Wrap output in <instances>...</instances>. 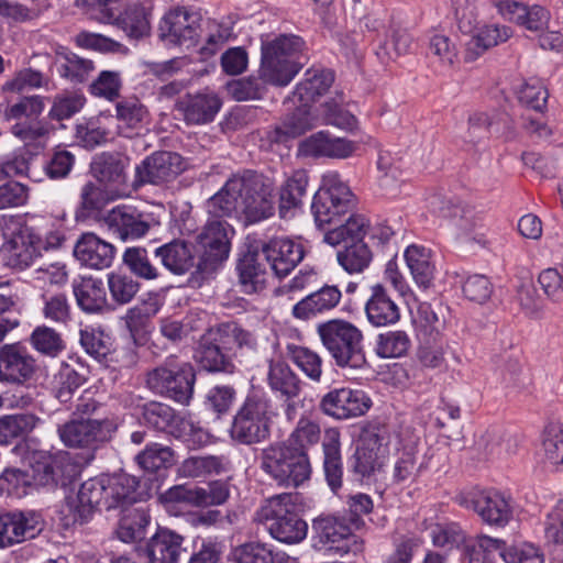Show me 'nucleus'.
<instances>
[{
	"label": "nucleus",
	"instance_id": "nucleus-41",
	"mask_svg": "<svg viewBox=\"0 0 563 563\" xmlns=\"http://www.w3.org/2000/svg\"><path fill=\"white\" fill-rule=\"evenodd\" d=\"M428 206L434 214L452 220L454 225L465 234L471 233L477 225L471 209L454 205L444 197L439 195L431 196L428 199Z\"/></svg>",
	"mask_w": 563,
	"mask_h": 563
},
{
	"label": "nucleus",
	"instance_id": "nucleus-35",
	"mask_svg": "<svg viewBox=\"0 0 563 563\" xmlns=\"http://www.w3.org/2000/svg\"><path fill=\"white\" fill-rule=\"evenodd\" d=\"M322 450L325 481L331 490L336 493L342 487L343 477L340 432L338 429L325 430Z\"/></svg>",
	"mask_w": 563,
	"mask_h": 563
},
{
	"label": "nucleus",
	"instance_id": "nucleus-59",
	"mask_svg": "<svg viewBox=\"0 0 563 563\" xmlns=\"http://www.w3.org/2000/svg\"><path fill=\"white\" fill-rule=\"evenodd\" d=\"M80 344L84 350L99 362L107 358L110 353V336L102 330L93 327L80 329Z\"/></svg>",
	"mask_w": 563,
	"mask_h": 563
},
{
	"label": "nucleus",
	"instance_id": "nucleus-24",
	"mask_svg": "<svg viewBox=\"0 0 563 563\" xmlns=\"http://www.w3.org/2000/svg\"><path fill=\"white\" fill-rule=\"evenodd\" d=\"M232 350V346L222 343V335L218 329L217 332L201 338L196 360L207 372L232 374L235 372L234 357L230 353Z\"/></svg>",
	"mask_w": 563,
	"mask_h": 563
},
{
	"label": "nucleus",
	"instance_id": "nucleus-46",
	"mask_svg": "<svg viewBox=\"0 0 563 563\" xmlns=\"http://www.w3.org/2000/svg\"><path fill=\"white\" fill-rule=\"evenodd\" d=\"M56 66L60 77L73 84L87 81L90 74L95 70V64L91 59L80 57L71 52H58L56 55Z\"/></svg>",
	"mask_w": 563,
	"mask_h": 563
},
{
	"label": "nucleus",
	"instance_id": "nucleus-1",
	"mask_svg": "<svg viewBox=\"0 0 563 563\" xmlns=\"http://www.w3.org/2000/svg\"><path fill=\"white\" fill-rule=\"evenodd\" d=\"M137 481L135 477L121 475H101L85 481L75 498L67 501L66 511L74 525H85L96 510H111L137 501Z\"/></svg>",
	"mask_w": 563,
	"mask_h": 563
},
{
	"label": "nucleus",
	"instance_id": "nucleus-36",
	"mask_svg": "<svg viewBox=\"0 0 563 563\" xmlns=\"http://www.w3.org/2000/svg\"><path fill=\"white\" fill-rule=\"evenodd\" d=\"M152 11L151 0L131 2L117 18V24L129 37L141 38L150 32Z\"/></svg>",
	"mask_w": 563,
	"mask_h": 563
},
{
	"label": "nucleus",
	"instance_id": "nucleus-28",
	"mask_svg": "<svg viewBox=\"0 0 563 563\" xmlns=\"http://www.w3.org/2000/svg\"><path fill=\"white\" fill-rule=\"evenodd\" d=\"M356 150V144L342 137H332L329 132L320 131L305 139L299 151L305 156L347 158Z\"/></svg>",
	"mask_w": 563,
	"mask_h": 563
},
{
	"label": "nucleus",
	"instance_id": "nucleus-16",
	"mask_svg": "<svg viewBox=\"0 0 563 563\" xmlns=\"http://www.w3.org/2000/svg\"><path fill=\"white\" fill-rule=\"evenodd\" d=\"M266 380L273 394L282 402L286 419L294 420L301 393L300 378L287 363L271 361Z\"/></svg>",
	"mask_w": 563,
	"mask_h": 563
},
{
	"label": "nucleus",
	"instance_id": "nucleus-45",
	"mask_svg": "<svg viewBox=\"0 0 563 563\" xmlns=\"http://www.w3.org/2000/svg\"><path fill=\"white\" fill-rule=\"evenodd\" d=\"M407 266L418 286L428 288L433 279L434 267L431 252L422 245H409L405 251Z\"/></svg>",
	"mask_w": 563,
	"mask_h": 563
},
{
	"label": "nucleus",
	"instance_id": "nucleus-3",
	"mask_svg": "<svg viewBox=\"0 0 563 563\" xmlns=\"http://www.w3.org/2000/svg\"><path fill=\"white\" fill-rule=\"evenodd\" d=\"M301 501L298 493H282L266 499L256 510L254 519L264 523L269 534L279 542L295 544L301 542L308 531L297 507Z\"/></svg>",
	"mask_w": 563,
	"mask_h": 563
},
{
	"label": "nucleus",
	"instance_id": "nucleus-22",
	"mask_svg": "<svg viewBox=\"0 0 563 563\" xmlns=\"http://www.w3.org/2000/svg\"><path fill=\"white\" fill-rule=\"evenodd\" d=\"M101 224L114 238L125 242L143 238L151 224L144 214L131 206H117L101 218Z\"/></svg>",
	"mask_w": 563,
	"mask_h": 563
},
{
	"label": "nucleus",
	"instance_id": "nucleus-51",
	"mask_svg": "<svg viewBox=\"0 0 563 563\" xmlns=\"http://www.w3.org/2000/svg\"><path fill=\"white\" fill-rule=\"evenodd\" d=\"M38 419L31 413L5 416L0 419V444L24 439L35 428Z\"/></svg>",
	"mask_w": 563,
	"mask_h": 563
},
{
	"label": "nucleus",
	"instance_id": "nucleus-58",
	"mask_svg": "<svg viewBox=\"0 0 563 563\" xmlns=\"http://www.w3.org/2000/svg\"><path fill=\"white\" fill-rule=\"evenodd\" d=\"M75 164V155L62 147H56L41 165L43 173L53 180L66 178Z\"/></svg>",
	"mask_w": 563,
	"mask_h": 563
},
{
	"label": "nucleus",
	"instance_id": "nucleus-25",
	"mask_svg": "<svg viewBox=\"0 0 563 563\" xmlns=\"http://www.w3.org/2000/svg\"><path fill=\"white\" fill-rule=\"evenodd\" d=\"M184 542V536L159 527L146 542L145 553L150 563H178L187 552Z\"/></svg>",
	"mask_w": 563,
	"mask_h": 563
},
{
	"label": "nucleus",
	"instance_id": "nucleus-9",
	"mask_svg": "<svg viewBox=\"0 0 563 563\" xmlns=\"http://www.w3.org/2000/svg\"><path fill=\"white\" fill-rule=\"evenodd\" d=\"M356 199L347 184L336 172L323 175L322 184L313 196L311 212L316 224L322 228L328 224L341 223V218L352 213Z\"/></svg>",
	"mask_w": 563,
	"mask_h": 563
},
{
	"label": "nucleus",
	"instance_id": "nucleus-29",
	"mask_svg": "<svg viewBox=\"0 0 563 563\" xmlns=\"http://www.w3.org/2000/svg\"><path fill=\"white\" fill-rule=\"evenodd\" d=\"M367 321L374 327L395 324L400 319V309L391 299L387 289L377 284L371 288V296L365 303Z\"/></svg>",
	"mask_w": 563,
	"mask_h": 563
},
{
	"label": "nucleus",
	"instance_id": "nucleus-49",
	"mask_svg": "<svg viewBox=\"0 0 563 563\" xmlns=\"http://www.w3.org/2000/svg\"><path fill=\"white\" fill-rule=\"evenodd\" d=\"M41 314L56 325L67 327L71 319V306L64 292H44L41 295Z\"/></svg>",
	"mask_w": 563,
	"mask_h": 563
},
{
	"label": "nucleus",
	"instance_id": "nucleus-34",
	"mask_svg": "<svg viewBox=\"0 0 563 563\" xmlns=\"http://www.w3.org/2000/svg\"><path fill=\"white\" fill-rule=\"evenodd\" d=\"M221 100L214 93L188 95L178 103L188 124H206L213 121L221 108Z\"/></svg>",
	"mask_w": 563,
	"mask_h": 563
},
{
	"label": "nucleus",
	"instance_id": "nucleus-21",
	"mask_svg": "<svg viewBox=\"0 0 563 563\" xmlns=\"http://www.w3.org/2000/svg\"><path fill=\"white\" fill-rule=\"evenodd\" d=\"M228 228L225 222L213 220L209 221L197 235V245L201 253L197 266L200 271L213 268L228 257L230 251Z\"/></svg>",
	"mask_w": 563,
	"mask_h": 563
},
{
	"label": "nucleus",
	"instance_id": "nucleus-50",
	"mask_svg": "<svg viewBox=\"0 0 563 563\" xmlns=\"http://www.w3.org/2000/svg\"><path fill=\"white\" fill-rule=\"evenodd\" d=\"M30 344L40 354L55 358L66 350L62 334L54 328L37 325L30 335Z\"/></svg>",
	"mask_w": 563,
	"mask_h": 563
},
{
	"label": "nucleus",
	"instance_id": "nucleus-61",
	"mask_svg": "<svg viewBox=\"0 0 563 563\" xmlns=\"http://www.w3.org/2000/svg\"><path fill=\"white\" fill-rule=\"evenodd\" d=\"M231 563H275L271 549L260 542H246L232 549Z\"/></svg>",
	"mask_w": 563,
	"mask_h": 563
},
{
	"label": "nucleus",
	"instance_id": "nucleus-10",
	"mask_svg": "<svg viewBox=\"0 0 563 563\" xmlns=\"http://www.w3.org/2000/svg\"><path fill=\"white\" fill-rule=\"evenodd\" d=\"M142 417L146 426L169 433L181 441L189 450H198L210 440L209 433L205 429L191 419L177 413L167 404L159 401L144 404Z\"/></svg>",
	"mask_w": 563,
	"mask_h": 563
},
{
	"label": "nucleus",
	"instance_id": "nucleus-62",
	"mask_svg": "<svg viewBox=\"0 0 563 563\" xmlns=\"http://www.w3.org/2000/svg\"><path fill=\"white\" fill-rule=\"evenodd\" d=\"M49 125L46 122L34 119H22L11 126L12 134L25 145L41 143L49 134Z\"/></svg>",
	"mask_w": 563,
	"mask_h": 563
},
{
	"label": "nucleus",
	"instance_id": "nucleus-2",
	"mask_svg": "<svg viewBox=\"0 0 563 563\" xmlns=\"http://www.w3.org/2000/svg\"><path fill=\"white\" fill-rule=\"evenodd\" d=\"M317 334L340 368L362 369L367 365L363 331L345 319H330L317 325Z\"/></svg>",
	"mask_w": 563,
	"mask_h": 563
},
{
	"label": "nucleus",
	"instance_id": "nucleus-19",
	"mask_svg": "<svg viewBox=\"0 0 563 563\" xmlns=\"http://www.w3.org/2000/svg\"><path fill=\"white\" fill-rule=\"evenodd\" d=\"M42 516L33 510L0 514V548L35 538L43 530Z\"/></svg>",
	"mask_w": 563,
	"mask_h": 563
},
{
	"label": "nucleus",
	"instance_id": "nucleus-12",
	"mask_svg": "<svg viewBox=\"0 0 563 563\" xmlns=\"http://www.w3.org/2000/svg\"><path fill=\"white\" fill-rule=\"evenodd\" d=\"M455 503L471 509L488 526L506 527L514 517L511 498L495 489L472 488L459 493Z\"/></svg>",
	"mask_w": 563,
	"mask_h": 563
},
{
	"label": "nucleus",
	"instance_id": "nucleus-18",
	"mask_svg": "<svg viewBox=\"0 0 563 563\" xmlns=\"http://www.w3.org/2000/svg\"><path fill=\"white\" fill-rule=\"evenodd\" d=\"M371 406L372 401L363 390L349 387L330 390L319 404L324 415L339 420L363 416Z\"/></svg>",
	"mask_w": 563,
	"mask_h": 563
},
{
	"label": "nucleus",
	"instance_id": "nucleus-53",
	"mask_svg": "<svg viewBox=\"0 0 563 563\" xmlns=\"http://www.w3.org/2000/svg\"><path fill=\"white\" fill-rule=\"evenodd\" d=\"M147 117V109L136 98H126L115 104L119 129L140 130L146 123Z\"/></svg>",
	"mask_w": 563,
	"mask_h": 563
},
{
	"label": "nucleus",
	"instance_id": "nucleus-64",
	"mask_svg": "<svg viewBox=\"0 0 563 563\" xmlns=\"http://www.w3.org/2000/svg\"><path fill=\"white\" fill-rule=\"evenodd\" d=\"M31 485L56 486L59 476V463L49 455H40L31 464Z\"/></svg>",
	"mask_w": 563,
	"mask_h": 563
},
{
	"label": "nucleus",
	"instance_id": "nucleus-57",
	"mask_svg": "<svg viewBox=\"0 0 563 563\" xmlns=\"http://www.w3.org/2000/svg\"><path fill=\"white\" fill-rule=\"evenodd\" d=\"M123 263L140 278L152 280L159 276L158 268L152 264L143 247H128L123 254Z\"/></svg>",
	"mask_w": 563,
	"mask_h": 563
},
{
	"label": "nucleus",
	"instance_id": "nucleus-14",
	"mask_svg": "<svg viewBox=\"0 0 563 563\" xmlns=\"http://www.w3.org/2000/svg\"><path fill=\"white\" fill-rule=\"evenodd\" d=\"M242 181L240 212L245 221L257 223L271 218L275 212L272 180L256 172L243 170Z\"/></svg>",
	"mask_w": 563,
	"mask_h": 563
},
{
	"label": "nucleus",
	"instance_id": "nucleus-5",
	"mask_svg": "<svg viewBox=\"0 0 563 563\" xmlns=\"http://www.w3.org/2000/svg\"><path fill=\"white\" fill-rule=\"evenodd\" d=\"M260 467L277 486L294 489L308 482L312 472L308 453L297 452L282 442L262 450Z\"/></svg>",
	"mask_w": 563,
	"mask_h": 563
},
{
	"label": "nucleus",
	"instance_id": "nucleus-63",
	"mask_svg": "<svg viewBox=\"0 0 563 563\" xmlns=\"http://www.w3.org/2000/svg\"><path fill=\"white\" fill-rule=\"evenodd\" d=\"M85 383V378L74 368L65 366L54 378L53 393L62 402L71 400L76 390Z\"/></svg>",
	"mask_w": 563,
	"mask_h": 563
},
{
	"label": "nucleus",
	"instance_id": "nucleus-48",
	"mask_svg": "<svg viewBox=\"0 0 563 563\" xmlns=\"http://www.w3.org/2000/svg\"><path fill=\"white\" fill-rule=\"evenodd\" d=\"M222 335V343L232 346L233 357L243 356V353H255L257 351V339L253 332L241 328L238 323H222L219 328Z\"/></svg>",
	"mask_w": 563,
	"mask_h": 563
},
{
	"label": "nucleus",
	"instance_id": "nucleus-52",
	"mask_svg": "<svg viewBox=\"0 0 563 563\" xmlns=\"http://www.w3.org/2000/svg\"><path fill=\"white\" fill-rule=\"evenodd\" d=\"M504 540L488 536H479L467 543L464 549L466 563H493L495 554L501 558Z\"/></svg>",
	"mask_w": 563,
	"mask_h": 563
},
{
	"label": "nucleus",
	"instance_id": "nucleus-43",
	"mask_svg": "<svg viewBox=\"0 0 563 563\" xmlns=\"http://www.w3.org/2000/svg\"><path fill=\"white\" fill-rule=\"evenodd\" d=\"M117 529L118 538L123 542H136L145 538L151 522L147 510L143 507L124 508Z\"/></svg>",
	"mask_w": 563,
	"mask_h": 563
},
{
	"label": "nucleus",
	"instance_id": "nucleus-11",
	"mask_svg": "<svg viewBox=\"0 0 563 563\" xmlns=\"http://www.w3.org/2000/svg\"><path fill=\"white\" fill-rule=\"evenodd\" d=\"M117 430L114 418H74L58 426L57 433L66 446L93 453L109 443Z\"/></svg>",
	"mask_w": 563,
	"mask_h": 563
},
{
	"label": "nucleus",
	"instance_id": "nucleus-17",
	"mask_svg": "<svg viewBox=\"0 0 563 563\" xmlns=\"http://www.w3.org/2000/svg\"><path fill=\"white\" fill-rule=\"evenodd\" d=\"M200 16L185 8L167 12L159 23V37L167 44L190 47L200 36Z\"/></svg>",
	"mask_w": 563,
	"mask_h": 563
},
{
	"label": "nucleus",
	"instance_id": "nucleus-23",
	"mask_svg": "<svg viewBox=\"0 0 563 563\" xmlns=\"http://www.w3.org/2000/svg\"><path fill=\"white\" fill-rule=\"evenodd\" d=\"M260 250L267 265L278 277L288 275L306 254L300 242L283 236L263 242Z\"/></svg>",
	"mask_w": 563,
	"mask_h": 563
},
{
	"label": "nucleus",
	"instance_id": "nucleus-26",
	"mask_svg": "<svg viewBox=\"0 0 563 563\" xmlns=\"http://www.w3.org/2000/svg\"><path fill=\"white\" fill-rule=\"evenodd\" d=\"M258 249L249 250L236 263L239 285L245 294H255L265 288L269 273L267 263Z\"/></svg>",
	"mask_w": 563,
	"mask_h": 563
},
{
	"label": "nucleus",
	"instance_id": "nucleus-42",
	"mask_svg": "<svg viewBox=\"0 0 563 563\" xmlns=\"http://www.w3.org/2000/svg\"><path fill=\"white\" fill-rule=\"evenodd\" d=\"M313 126V119L309 113L308 107L300 103L280 124L268 132V139L271 142L282 143L288 139L302 135Z\"/></svg>",
	"mask_w": 563,
	"mask_h": 563
},
{
	"label": "nucleus",
	"instance_id": "nucleus-7",
	"mask_svg": "<svg viewBox=\"0 0 563 563\" xmlns=\"http://www.w3.org/2000/svg\"><path fill=\"white\" fill-rule=\"evenodd\" d=\"M367 221L361 214H350L338 227L328 230L323 241L332 246L343 244L336 254L339 264L350 274L363 272L372 261V252L363 242Z\"/></svg>",
	"mask_w": 563,
	"mask_h": 563
},
{
	"label": "nucleus",
	"instance_id": "nucleus-56",
	"mask_svg": "<svg viewBox=\"0 0 563 563\" xmlns=\"http://www.w3.org/2000/svg\"><path fill=\"white\" fill-rule=\"evenodd\" d=\"M114 198V194L109 196L106 189L89 181L80 191L79 214L85 218H98L107 203Z\"/></svg>",
	"mask_w": 563,
	"mask_h": 563
},
{
	"label": "nucleus",
	"instance_id": "nucleus-6",
	"mask_svg": "<svg viewBox=\"0 0 563 563\" xmlns=\"http://www.w3.org/2000/svg\"><path fill=\"white\" fill-rule=\"evenodd\" d=\"M277 415L278 408L264 391L252 390L234 417L231 437L243 444L258 443L268 438Z\"/></svg>",
	"mask_w": 563,
	"mask_h": 563
},
{
	"label": "nucleus",
	"instance_id": "nucleus-33",
	"mask_svg": "<svg viewBox=\"0 0 563 563\" xmlns=\"http://www.w3.org/2000/svg\"><path fill=\"white\" fill-rule=\"evenodd\" d=\"M154 254L163 266L175 275H184L195 266L191 245L185 240L175 239L155 249Z\"/></svg>",
	"mask_w": 563,
	"mask_h": 563
},
{
	"label": "nucleus",
	"instance_id": "nucleus-31",
	"mask_svg": "<svg viewBox=\"0 0 563 563\" xmlns=\"http://www.w3.org/2000/svg\"><path fill=\"white\" fill-rule=\"evenodd\" d=\"M313 528L318 532L320 541L331 544V549L342 554L351 551V543L355 541V536L343 519L334 516L320 517L314 520Z\"/></svg>",
	"mask_w": 563,
	"mask_h": 563
},
{
	"label": "nucleus",
	"instance_id": "nucleus-32",
	"mask_svg": "<svg viewBox=\"0 0 563 563\" xmlns=\"http://www.w3.org/2000/svg\"><path fill=\"white\" fill-rule=\"evenodd\" d=\"M309 177L306 170H295L280 185L278 190V210L283 219L290 218L302 206L306 196Z\"/></svg>",
	"mask_w": 563,
	"mask_h": 563
},
{
	"label": "nucleus",
	"instance_id": "nucleus-30",
	"mask_svg": "<svg viewBox=\"0 0 563 563\" xmlns=\"http://www.w3.org/2000/svg\"><path fill=\"white\" fill-rule=\"evenodd\" d=\"M242 188V172H239L232 175L223 187L208 200V212L214 218L231 217L240 212Z\"/></svg>",
	"mask_w": 563,
	"mask_h": 563
},
{
	"label": "nucleus",
	"instance_id": "nucleus-55",
	"mask_svg": "<svg viewBox=\"0 0 563 563\" xmlns=\"http://www.w3.org/2000/svg\"><path fill=\"white\" fill-rule=\"evenodd\" d=\"M410 346L411 340L407 332L394 330L378 334L375 351L382 358H396L405 356Z\"/></svg>",
	"mask_w": 563,
	"mask_h": 563
},
{
	"label": "nucleus",
	"instance_id": "nucleus-15",
	"mask_svg": "<svg viewBox=\"0 0 563 563\" xmlns=\"http://www.w3.org/2000/svg\"><path fill=\"white\" fill-rule=\"evenodd\" d=\"M37 371V361L24 344L15 342L0 346V383L24 385Z\"/></svg>",
	"mask_w": 563,
	"mask_h": 563
},
{
	"label": "nucleus",
	"instance_id": "nucleus-44",
	"mask_svg": "<svg viewBox=\"0 0 563 563\" xmlns=\"http://www.w3.org/2000/svg\"><path fill=\"white\" fill-rule=\"evenodd\" d=\"M334 80L330 70H307L305 79L297 84L294 97L302 106H309L317 97L323 95Z\"/></svg>",
	"mask_w": 563,
	"mask_h": 563
},
{
	"label": "nucleus",
	"instance_id": "nucleus-47",
	"mask_svg": "<svg viewBox=\"0 0 563 563\" xmlns=\"http://www.w3.org/2000/svg\"><path fill=\"white\" fill-rule=\"evenodd\" d=\"M320 438L321 429L319 423L310 417L302 416L288 438L282 443L297 452L308 453L311 446L319 443Z\"/></svg>",
	"mask_w": 563,
	"mask_h": 563
},
{
	"label": "nucleus",
	"instance_id": "nucleus-27",
	"mask_svg": "<svg viewBox=\"0 0 563 563\" xmlns=\"http://www.w3.org/2000/svg\"><path fill=\"white\" fill-rule=\"evenodd\" d=\"M115 247L95 233H84L74 247L75 257L89 268H108L114 258Z\"/></svg>",
	"mask_w": 563,
	"mask_h": 563
},
{
	"label": "nucleus",
	"instance_id": "nucleus-4",
	"mask_svg": "<svg viewBox=\"0 0 563 563\" xmlns=\"http://www.w3.org/2000/svg\"><path fill=\"white\" fill-rule=\"evenodd\" d=\"M303 47V40L294 34L262 41L258 74L272 86L289 85L302 67L298 58Z\"/></svg>",
	"mask_w": 563,
	"mask_h": 563
},
{
	"label": "nucleus",
	"instance_id": "nucleus-8",
	"mask_svg": "<svg viewBox=\"0 0 563 563\" xmlns=\"http://www.w3.org/2000/svg\"><path fill=\"white\" fill-rule=\"evenodd\" d=\"M146 387L155 395L188 405L194 395L196 373L191 364L168 356L146 374Z\"/></svg>",
	"mask_w": 563,
	"mask_h": 563
},
{
	"label": "nucleus",
	"instance_id": "nucleus-37",
	"mask_svg": "<svg viewBox=\"0 0 563 563\" xmlns=\"http://www.w3.org/2000/svg\"><path fill=\"white\" fill-rule=\"evenodd\" d=\"M341 297V290L336 286L325 285L297 302L292 308V314L298 319L307 320L317 313L335 308Z\"/></svg>",
	"mask_w": 563,
	"mask_h": 563
},
{
	"label": "nucleus",
	"instance_id": "nucleus-54",
	"mask_svg": "<svg viewBox=\"0 0 563 563\" xmlns=\"http://www.w3.org/2000/svg\"><path fill=\"white\" fill-rule=\"evenodd\" d=\"M223 471L222 460L214 455L190 456L177 468V475L184 478H201Z\"/></svg>",
	"mask_w": 563,
	"mask_h": 563
},
{
	"label": "nucleus",
	"instance_id": "nucleus-39",
	"mask_svg": "<svg viewBox=\"0 0 563 563\" xmlns=\"http://www.w3.org/2000/svg\"><path fill=\"white\" fill-rule=\"evenodd\" d=\"M0 254L5 266L23 271L31 266L38 252L31 239L18 234L2 245Z\"/></svg>",
	"mask_w": 563,
	"mask_h": 563
},
{
	"label": "nucleus",
	"instance_id": "nucleus-40",
	"mask_svg": "<svg viewBox=\"0 0 563 563\" xmlns=\"http://www.w3.org/2000/svg\"><path fill=\"white\" fill-rule=\"evenodd\" d=\"M73 291L78 307L87 313L100 312L107 306V292L101 279L88 277L74 283Z\"/></svg>",
	"mask_w": 563,
	"mask_h": 563
},
{
	"label": "nucleus",
	"instance_id": "nucleus-13",
	"mask_svg": "<svg viewBox=\"0 0 563 563\" xmlns=\"http://www.w3.org/2000/svg\"><path fill=\"white\" fill-rule=\"evenodd\" d=\"M389 432L384 424H368L362 431L355 452L349 460L352 472L367 478L380 471L387 453Z\"/></svg>",
	"mask_w": 563,
	"mask_h": 563
},
{
	"label": "nucleus",
	"instance_id": "nucleus-38",
	"mask_svg": "<svg viewBox=\"0 0 563 563\" xmlns=\"http://www.w3.org/2000/svg\"><path fill=\"white\" fill-rule=\"evenodd\" d=\"M125 165L121 157L113 154H102L91 165L93 176L110 188L111 194L121 197L120 187L125 184Z\"/></svg>",
	"mask_w": 563,
	"mask_h": 563
},
{
	"label": "nucleus",
	"instance_id": "nucleus-20",
	"mask_svg": "<svg viewBox=\"0 0 563 563\" xmlns=\"http://www.w3.org/2000/svg\"><path fill=\"white\" fill-rule=\"evenodd\" d=\"M184 170L183 157L174 152H155L135 168V184L162 185L173 181Z\"/></svg>",
	"mask_w": 563,
	"mask_h": 563
},
{
	"label": "nucleus",
	"instance_id": "nucleus-60",
	"mask_svg": "<svg viewBox=\"0 0 563 563\" xmlns=\"http://www.w3.org/2000/svg\"><path fill=\"white\" fill-rule=\"evenodd\" d=\"M544 459L553 466L563 464V424L549 423L543 431Z\"/></svg>",
	"mask_w": 563,
	"mask_h": 563
}]
</instances>
